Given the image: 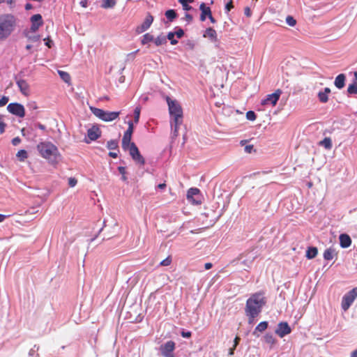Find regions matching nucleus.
<instances>
[{"mask_svg": "<svg viewBox=\"0 0 357 357\" xmlns=\"http://www.w3.org/2000/svg\"><path fill=\"white\" fill-rule=\"evenodd\" d=\"M166 100L169 107L170 115L173 117V128L174 136H178V128L183 123V109L179 102L175 100H172L169 96H167Z\"/></svg>", "mask_w": 357, "mask_h": 357, "instance_id": "2", "label": "nucleus"}, {"mask_svg": "<svg viewBox=\"0 0 357 357\" xmlns=\"http://www.w3.org/2000/svg\"><path fill=\"white\" fill-rule=\"evenodd\" d=\"M107 147L109 149H118V142L116 140H109L107 142Z\"/></svg>", "mask_w": 357, "mask_h": 357, "instance_id": "36", "label": "nucleus"}, {"mask_svg": "<svg viewBox=\"0 0 357 357\" xmlns=\"http://www.w3.org/2000/svg\"><path fill=\"white\" fill-rule=\"evenodd\" d=\"M77 183V179L75 177H70L68 178V185L70 188L75 187Z\"/></svg>", "mask_w": 357, "mask_h": 357, "instance_id": "43", "label": "nucleus"}, {"mask_svg": "<svg viewBox=\"0 0 357 357\" xmlns=\"http://www.w3.org/2000/svg\"><path fill=\"white\" fill-rule=\"evenodd\" d=\"M8 111L19 117H24L25 116V109L22 105L20 103H10L7 106Z\"/></svg>", "mask_w": 357, "mask_h": 357, "instance_id": "8", "label": "nucleus"}, {"mask_svg": "<svg viewBox=\"0 0 357 357\" xmlns=\"http://www.w3.org/2000/svg\"><path fill=\"white\" fill-rule=\"evenodd\" d=\"M281 94L282 91L280 89H277L274 93L267 95L266 98L261 101V105H265L271 103L273 106H275Z\"/></svg>", "mask_w": 357, "mask_h": 357, "instance_id": "10", "label": "nucleus"}, {"mask_svg": "<svg viewBox=\"0 0 357 357\" xmlns=\"http://www.w3.org/2000/svg\"><path fill=\"white\" fill-rule=\"evenodd\" d=\"M174 349L175 343L172 340L167 342L160 347L161 354L165 357H174L173 354V351Z\"/></svg>", "mask_w": 357, "mask_h": 357, "instance_id": "9", "label": "nucleus"}, {"mask_svg": "<svg viewBox=\"0 0 357 357\" xmlns=\"http://www.w3.org/2000/svg\"><path fill=\"white\" fill-rule=\"evenodd\" d=\"M152 41L154 42L153 36L149 33H146L143 36L141 43L142 45H146Z\"/></svg>", "mask_w": 357, "mask_h": 357, "instance_id": "28", "label": "nucleus"}, {"mask_svg": "<svg viewBox=\"0 0 357 357\" xmlns=\"http://www.w3.org/2000/svg\"><path fill=\"white\" fill-rule=\"evenodd\" d=\"M128 128L125 132H128L129 134L132 135L133 130H134L133 123L132 121H128Z\"/></svg>", "mask_w": 357, "mask_h": 357, "instance_id": "46", "label": "nucleus"}, {"mask_svg": "<svg viewBox=\"0 0 357 357\" xmlns=\"http://www.w3.org/2000/svg\"><path fill=\"white\" fill-rule=\"evenodd\" d=\"M54 42L50 37L46 38V46L49 48H52L54 46Z\"/></svg>", "mask_w": 357, "mask_h": 357, "instance_id": "48", "label": "nucleus"}, {"mask_svg": "<svg viewBox=\"0 0 357 357\" xmlns=\"http://www.w3.org/2000/svg\"><path fill=\"white\" fill-rule=\"evenodd\" d=\"M127 150H129L130 156L137 163L141 165H144L145 164L144 158L140 154L139 151L135 143H132Z\"/></svg>", "mask_w": 357, "mask_h": 357, "instance_id": "7", "label": "nucleus"}, {"mask_svg": "<svg viewBox=\"0 0 357 357\" xmlns=\"http://www.w3.org/2000/svg\"><path fill=\"white\" fill-rule=\"evenodd\" d=\"M131 138L132 135L128 132H124L123 139H122V148L124 150H127L129 146H130L131 144Z\"/></svg>", "mask_w": 357, "mask_h": 357, "instance_id": "17", "label": "nucleus"}, {"mask_svg": "<svg viewBox=\"0 0 357 357\" xmlns=\"http://www.w3.org/2000/svg\"><path fill=\"white\" fill-rule=\"evenodd\" d=\"M246 118L250 121H255L257 118V116L253 111H248L246 113Z\"/></svg>", "mask_w": 357, "mask_h": 357, "instance_id": "42", "label": "nucleus"}, {"mask_svg": "<svg viewBox=\"0 0 357 357\" xmlns=\"http://www.w3.org/2000/svg\"><path fill=\"white\" fill-rule=\"evenodd\" d=\"M140 108L137 107L134 110V121L135 123L139 122V116H140Z\"/></svg>", "mask_w": 357, "mask_h": 357, "instance_id": "38", "label": "nucleus"}, {"mask_svg": "<svg viewBox=\"0 0 357 357\" xmlns=\"http://www.w3.org/2000/svg\"><path fill=\"white\" fill-rule=\"evenodd\" d=\"M184 18L188 23L192 20V16L189 13H185Z\"/></svg>", "mask_w": 357, "mask_h": 357, "instance_id": "55", "label": "nucleus"}, {"mask_svg": "<svg viewBox=\"0 0 357 357\" xmlns=\"http://www.w3.org/2000/svg\"><path fill=\"white\" fill-rule=\"evenodd\" d=\"M165 16L170 22H172L176 18L177 15L174 10L170 9L165 12Z\"/></svg>", "mask_w": 357, "mask_h": 357, "instance_id": "32", "label": "nucleus"}, {"mask_svg": "<svg viewBox=\"0 0 357 357\" xmlns=\"http://www.w3.org/2000/svg\"><path fill=\"white\" fill-rule=\"evenodd\" d=\"M175 33V36H177V38H181L184 35V31L181 29H178L176 31L174 32Z\"/></svg>", "mask_w": 357, "mask_h": 357, "instance_id": "49", "label": "nucleus"}, {"mask_svg": "<svg viewBox=\"0 0 357 357\" xmlns=\"http://www.w3.org/2000/svg\"><path fill=\"white\" fill-rule=\"evenodd\" d=\"M100 130L98 128L93 127L87 131V135L91 140H96L100 136Z\"/></svg>", "mask_w": 357, "mask_h": 357, "instance_id": "19", "label": "nucleus"}, {"mask_svg": "<svg viewBox=\"0 0 357 357\" xmlns=\"http://www.w3.org/2000/svg\"><path fill=\"white\" fill-rule=\"evenodd\" d=\"M16 84H17V86L19 87L20 92L23 95H24L26 96L29 95L30 88H29V84L26 82V80L22 79H17L16 82Z\"/></svg>", "mask_w": 357, "mask_h": 357, "instance_id": "14", "label": "nucleus"}, {"mask_svg": "<svg viewBox=\"0 0 357 357\" xmlns=\"http://www.w3.org/2000/svg\"><path fill=\"white\" fill-rule=\"evenodd\" d=\"M167 43V38L165 36L161 34L154 39V43L156 46H160L165 45Z\"/></svg>", "mask_w": 357, "mask_h": 357, "instance_id": "27", "label": "nucleus"}, {"mask_svg": "<svg viewBox=\"0 0 357 357\" xmlns=\"http://www.w3.org/2000/svg\"><path fill=\"white\" fill-rule=\"evenodd\" d=\"M31 26L30 31L31 32H36L40 26L43 24V20L42 15L40 14L33 15L31 19Z\"/></svg>", "mask_w": 357, "mask_h": 357, "instance_id": "12", "label": "nucleus"}, {"mask_svg": "<svg viewBox=\"0 0 357 357\" xmlns=\"http://www.w3.org/2000/svg\"><path fill=\"white\" fill-rule=\"evenodd\" d=\"M244 14L245 15H246L247 17H250L251 15H252V12H251V10L249 7H245V9H244Z\"/></svg>", "mask_w": 357, "mask_h": 357, "instance_id": "53", "label": "nucleus"}, {"mask_svg": "<svg viewBox=\"0 0 357 357\" xmlns=\"http://www.w3.org/2000/svg\"><path fill=\"white\" fill-rule=\"evenodd\" d=\"M340 246L343 248H348L351 244V239L348 234H343L340 236Z\"/></svg>", "mask_w": 357, "mask_h": 357, "instance_id": "15", "label": "nucleus"}, {"mask_svg": "<svg viewBox=\"0 0 357 357\" xmlns=\"http://www.w3.org/2000/svg\"><path fill=\"white\" fill-rule=\"evenodd\" d=\"M331 93V89L326 87L324 91H320L318 93V98L321 102L326 103L328 100V94Z\"/></svg>", "mask_w": 357, "mask_h": 357, "instance_id": "18", "label": "nucleus"}, {"mask_svg": "<svg viewBox=\"0 0 357 357\" xmlns=\"http://www.w3.org/2000/svg\"><path fill=\"white\" fill-rule=\"evenodd\" d=\"M153 22V17L151 15V13H148L144 22L139 26L136 31L137 33H142L146 31L152 24Z\"/></svg>", "mask_w": 357, "mask_h": 357, "instance_id": "13", "label": "nucleus"}, {"mask_svg": "<svg viewBox=\"0 0 357 357\" xmlns=\"http://www.w3.org/2000/svg\"><path fill=\"white\" fill-rule=\"evenodd\" d=\"M253 149V145H247L245 146V151L247 152V153H251L252 150Z\"/></svg>", "mask_w": 357, "mask_h": 357, "instance_id": "56", "label": "nucleus"}, {"mask_svg": "<svg viewBox=\"0 0 357 357\" xmlns=\"http://www.w3.org/2000/svg\"><path fill=\"white\" fill-rule=\"evenodd\" d=\"M265 342L270 345V347H273L276 343L277 340L274 337L272 334L267 333L264 337Z\"/></svg>", "mask_w": 357, "mask_h": 357, "instance_id": "23", "label": "nucleus"}, {"mask_svg": "<svg viewBox=\"0 0 357 357\" xmlns=\"http://www.w3.org/2000/svg\"><path fill=\"white\" fill-rule=\"evenodd\" d=\"M351 357H357V349L354 350L351 354Z\"/></svg>", "mask_w": 357, "mask_h": 357, "instance_id": "64", "label": "nucleus"}, {"mask_svg": "<svg viewBox=\"0 0 357 357\" xmlns=\"http://www.w3.org/2000/svg\"><path fill=\"white\" fill-rule=\"evenodd\" d=\"M241 340V338L238 337V336H236V337L234 338V347H236L237 345L239 344V342Z\"/></svg>", "mask_w": 357, "mask_h": 357, "instance_id": "57", "label": "nucleus"}, {"mask_svg": "<svg viewBox=\"0 0 357 357\" xmlns=\"http://www.w3.org/2000/svg\"><path fill=\"white\" fill-rule=\"evenodd\" d=\"M116 5L115 0H102V7L103 8H113Z\"/></svg>", "mask_w": 357, "mask_h": 357, "instance_id": "34", "label": "nucleus"}, {"mask_svg": "<svg viewBox=\"0 0 357 357\" xmlns=\"http://www.w3.org/2000/svg\"><path fill=\"white\" fill-rule=\"evenodd\" d=\"M2 116L0 115V134H2L5 131L6 123L1 121Z\"/></svg>", "mask_w": 357, "mask_h": 357, "instance_id": "47", "label": "nucleus"}, {"mask_svg": "<svg viewBox=\"0 0 357 357\" xmlns=\"http://www.w3.org/2000/svg\"><path fill=\"white\" fill-rule=\"evenodd\" d=\"M357 297V287L353 288L347 293L342 300V308L344 311H347Z\"/></svg>", "mask_w": 357, "mask_h": 357, "instance_id": "6", "label": "nucleus"}, {"mask_svg": "<svg viewBox=\"0 0 357 357\" xmlns=\"http://www.w3.org/2000/svg\"><path fill=\"white\" fill-rule=\"evenodd\" d=\"M16 157L17 158L19 161L24 162L25 159L27 158L28 154L25 150L22 149L17 153Z\"/></svg>", "mask_w": 357, "mask_h": 357, "instance_id": "29", "label": "nucleus"}, {"mask_svg": "<svg viewBox=\"0 0 357 357\" xmlns=\"http://www.w3.org/2000/svg\"><path fill=\"white\" fill-rule=\"evenodd\" d=\"M286 22L290 26H294L296 24V20L290 15H288L286 18Z\"/></svg>", "mask_w": 357, "mask_h": 357, "instance_id": "39", "label": "nucleus"}, {"mask_svg": "<svg viewBox=\"0 0 357 357\" xmlns=\"http://www.w3.org/2000/svg\"><path fill=\"white\" fill-rule=\"evenodd\" d=\"M266 299L261 292L253 294L246 301L245 312L248 317V323L252 324L266 305Z\"/></svg>", "mask_w": 357, "mask_h": 357, "instance_id": "1", "label": "nucleus"}, {"mask_svg": "<svg viewBox=\"0 0 357 357\" xmlns=\"http://www.w3.org/2000/svg\"><path fill=\"white\" fill-rule=\"evenodd\" d=\"M192 335V333L190 331H182L181 332V336L183 337L189 338Z\"/></svg>", "mask_w": 357, "mask_h": 357, "instance_id": "51", "label": "nucleus"}, {"mask_svg": "<svg viewBox=\"0 0 357 357\" xmlns=\"http://www.w3.org/2000/svg\"><path fill=\"white\" fill-rule=\"evenodd\" d=\"M317 253L318 250L317 248L310 247L307 249L306 252V257L310 259H313L317 255Z\"/></svg>", "mask_w": 357, "mask_h": 357, "instance_id": "25", "label": "nucleus"}, {"mask_svg": "<svg viewBox=\"0 0 357 357\" xmlns=\"http://www.w3.org/2000/svg\"><path fill=\"white\" fill-rule=\"evenodd\" d=\"M58 73L61 77V79L65 82L66 83L70 84L71 80V77L70 74L67 72L63 70H58Z\"/></svg>", "mask_w": 357, "mask_h": 357, "instance_id": "26", "label": "nucleus"}, {"mask_svg": "<svg viewBox=\"0 0 357 357\" xmlns=\"http://www.w3.org/2000/svg\"><path fill=\"white\" fill-rule=\"evenodd\" d=\"M175 33L174 32H169L166 36L167 39L170 40L172 45H176L178 43V40L174 39Z\"/></svg>", "mask_w": 357, "mask_h": 357, "instance_id": "37", "label": "nucleus"}, {"mask_svg": "<svg viewBox=\"0 0 357 357\" xmlns=\"http://www.w3.org/2000/svg\"><path fill=\"white\" fill-rule=\"evenodd\" d=\"M199 192V190L196 188H191L188 190L187 192V199L192 202H195V200L193 199V197L198 195Z\"/></svg>", "mask_w": 357, "mask_h": 357, "instance_id": "22", "label": "nucleus"}, {"mask_svg": "<svg viewBox=\"0 0 357 357\" xmlns=\"http://www.w3.org/2000/svg\"><path fill=\"white\" fill-rule=\"evenodd\" d=\"M193 1L194 0H178V2L182 5L183 9L186 11H188L192 8V6L188 4V3H192Z\"/></svg>", "mask_w": 357, "mask_h": 357, "instance_id": "31", "label": "nucleus"}, {"mask_svg": "<svg viewBox=\"0 0 357 357\" xmlns=\"http://www.w3.org/2000/svg\"><path fill=\"white\" fill-rule=\"evenodd\" d=\"M9 99H8V97L7 96H3L2 98H0V107H3L4 105H6L8 102Z\"/></svg>", "mask_w": 357, "mask_h": 357, "instance_id": "45", "label": "nucleus"}, {"mask_svg": "<svg viewBox=\"0 0 357 357\" xmlns=\"http://www.w3.org/2000/svg\"><path fill=\"white\" fill-rule=\"evenodd\" d=\"M204 37H205V38L208 37L213 41H215V42L218 40L216 31L211 27L207 28L206 29L205 33L204 34Z\"/></svg>", "mask_w": 357, "mask_h": 357, "instance_id": "21", "label": "nucleus"}, {"mask_svg": "<svg viewBox=\"0 0 357 357\" xmlns=\"http://www.w3.org/2000/svg\"><path fill=\"white\" fill-rule=\"evenodd\" d=\"M234 6H233V3H232V1H230L229 2H228L226 6H225V9L227 11H230V10L231 8H233Z\"/></svg>", "mask_w": 357, "mask_h": 357, "instance_id": "54", "label": "nucleus"}, {"mask_svg": "<svg viewBox=\"0 0 357 357\" xmlns=\"http://www.w3.org/2000/svg\"><path fill=\"white\" fill-rule=\"evenodd\" d=\"M346 77L344 74L338 75L335 79V86L337 89H342L344 86Z\"/></svg>", "mask_w": 357, "mask_h": 357, "instance_id": "20", "label": "nucleus"}, {"mask_svg": "<svg viewBox=\"0 0 357 357\" xmlns=\"http://www.w3.org/2000/svg\"><path fill=\"white\" fill-rule=\"evenodd\" d=\"M213 266V264L210 262L206 263L204 265L205 269L208 270L211 268Z\"/></svg>", "mask_w": 357, "mask_h": 357, "instance_id": "60", "label": "nucleus"}, {"mask_svg": "<svg viewBox=\"0 0 357 357\" xmlns=\"http://www.w3.org/2000/svg\"><path fill=\"white\" fill-rule=\"evenodd\" d=\"M337 252L335 251V249L331 247L324 251V259L327 261L332 260L333 258L337 257Z\"/></svg>", "mask_w": 357, "mask_h": 357, "instance_id": "16", "label": "nucleus"}, {"mask_svg": "<svg viewBox=\"0 0 357 357\" xmlns=\"http://www.w3.org/2000/svg\"><path fill=\"white\" fill-rule=\"evenodd\" d=\"M235 349H236V347H234V346L231 348H230L229 350V356L234 355Z\"/></svg>", "mask_w": 357, "mask_h": 357, "instance_id": "62", "label": "nucleus"}, {"mask_svg": "<svg viewBox=\"0 0 357 357\" xmlns=\"http://www.w3.org/2000/svg\"><path fill=\"white\" fill-rule=\"evenodd\" d=\"M37 148L42 157H45V144L43 143H40L38 145Z\"/></svg>", "mask_w": 357, "mask_h": 357, "instance_id": "44", "label": "nucleus"}, {"mask_svg": "<svg viewBox=\"0 0 357 357\" xmlns=\"http://www.w3.org/2000/svg\"><path fill=\"white\" fill-rule=\"evenodd\" d=\"M46 160L53 166L61 160V155L57 147L51 143H46Z\"/></svg>", "mask_w": 357, "mask_h": 357, "instance_id": "5", "label": "nucleus"}, {"mask_svg": "<svg viewBox=\"0 0 357 357\" xmlns=\"http://www.w3.org/2000/svg\"><path fill=\"white\" fill-rule=\"evenodd\" d=\"M80 5L83 7V8H86L87 7V5H88V1L87 0H82L80 1Z\"/></svg>", "mask_w": 357, "mask_h": 357, "instance_id": "58", "label": "nucleus"}, {"mask_svg": "<svg viewBox=\"0 0 357 357\" xmlns=\"http://www.w3.org/2000/svg\"><path fill=\"white\" fill-rule=\"evenodd\" d=\"M319 145L325 147L327 149H331L332 147V142L329 137H325L319 142Z\"/></svg>", "mask_w": 357, "mask_h": 357, "instance_id": "30", "label": "nucleus"}, {"mask_svg": "<svg viewBox=\"0 0 357 357\" xmlns=\"http://www.w3.org/2000/svg\"><path fill=\"white\" fill-rule=\"evenodd\" d=\"M199 9L201 10L202 13H204L206 16H211V8L206 6L204 3H202Z\"/></svg>", "mask_w": 357, "mask_h": 357, "instance_id": "33", "label": "nucleus"}, {"mask_svg": "<svg viewBox=\"0 0 357 357\" xmlns=\"http://www.w3.org/2000/svg\"><path fill=\"white\" fill-rule=\"evenodd\" d=\"M255 259V257H252L251 259H245L244 261H242V263L247 266H250V264H251L252 263V261H254Z\"/></svg>", "mask_w": 357, "mask_h": 357, "instance_id": "50", "label": "nucleus"}, {"mask_svg": "<svg viewBox=\"0 0 357 357\" xmlns=\"http://www.w3.org/2000/svg\"><path fill=\"white\" fill-rule=\"evenodd\" d=\"M347 91L350 94H356L357 93V83L354 82V83L349 85Z\"/></svg>", "mask_w": 357, "mask_h": 357, "instance_id": "35", "label": "nucleus"}, {"mask_svg": "<svg viewBox=\"0 0 357 357\" xmlns=\"http://www.w3.org/2000/svg\"><path fill=\"white\" fill-rule=\"evenodd\" d=\"M172 257L171 256H168L167 258H165L164 260H162L160 263V266H168L171 264L172 263Z\"/></svg>", "mask_w": 357, "mask_h": 357, "instance_id": "40", "label": "nucleus"}, {"mask_svg": "<svg viewBox=\"0 0 357 357\" xmlns=\"http://www.w3.org/2000/svg\"><path fill=\"white\" fill-rule=\"evenodd\" d=\"M92 113L102 121L108 122L116 119L120 112H108L96 107H91Z\"/></svg>", "mask_w": 357, "mask_h": 357, "instance_id": "4", "label": "nucleus"}, {"mask_svg": "<svg viewBox=\"0 0 357 357\" xmlns=\"http://www.w3.org/2000/svg\"><path fill=\"white\" fill-rule=\"evenodd\" d=\"M33 8V6L29 3H27L26 5H25V9L26 10H31V8Z\"/></svg>", "mask_w": 357, "mask_h": 357, "instance_id": "63", "label": "nucleus"}, {"mask_svg": "<svg viewBox=\"0 0 357 357\" xmlns=\"http://www.w3.org/2000/svg\"><path fill=\"white\" fill-rule=\"evenodd\" d=\"M3 2H6L8 5H10V6H12L14 4L15 1L14 0H3Z\"/></svg>", "mask_w": 357, "mask_h": 357, "instance_id": "61", "label": "nucleus"}, {"mask_svg": "<svg viewBox=\"0 0 357 357\" xmlns=\"http://www.w3.org/2000/svg\"><path fill=\"white\" fill-rule=\"evenodd\" d=\"M118 170L119 173L122 175V180L126 181L127 180V177L126 176V170L125 167H119Z\"/></svg>", "mask_w": 357, "mask_h": 357, "instance_id": "41", "label": "nucleus"}, {"mask_svg": "<svg viewBox=\"0 0 357 357\" xmlns=\"http://www.w3.org/2000/svg\"><path fill=\"white\" fill-rule=\"evenodd\" d=\"M21 142V139L19 137H16L15 138L13 139L12 140V144L14 145V146H17Z\"/></svg>", "mask_w": 357, "mask_h": 357, "instance_id": "52", "label": "nucleus"}, {"mask_svg": "<svg viewBox=\"0 0 357 357\" xmlns=\"http://www.w3.org/2000/svg\"><path fill=\"white\" fill-rule=\"evenodd\" d=\"M17 24V19L12 14L0 15V41L7 39L14 31Z\"/></svg>", "mask_w": 357, "mask_h": 357, "instance_id": "3", "label": "nucleus"}, {"mask_svg": "<svg viewBox=\"0 0 357 357\" xmlns=\"http://www.w3.org/2000/svg\"><path fill=\"white\" fill-rule=\"evenodd\" d=\"M109 155L111 157V158H116L118 157V153H116V152H109Z\"/></svg>", "mask_w": 357, "mask_h": 357, "instance_id": "59", "label": "nucleus"}, {"mask_svg": "<svg viewBox=\"0 0 357 357\" xmlns=\"http://www.w3.org/2000/svg\"><path fill=\"white\" fill-rule=\"evenodd\" d=\"M291 332V329L287 322H280L278 324V328L275 330V333L280 337H283L285 335L289 334Z\"/></svg>", "mask_w": 357, "mask_h": 357, "instance_id": "11", "label": "nucleus"}, {"mask_svg": "<svg viewBox=\"0 0 357 357\" xmlns=\"http://www.w3.org/2000/svg\"><path fill=\"white\" fill-rule=\"evenodd\" d=\"M268 324L267 321H261L260 322L255 328L253 335L258 336L257 335V332H264L268 328Z\"/></svg>", "mask_w": 357, "mask_h": 357, "instance_id": "24", "label": "nucleus"}]
</instances>
